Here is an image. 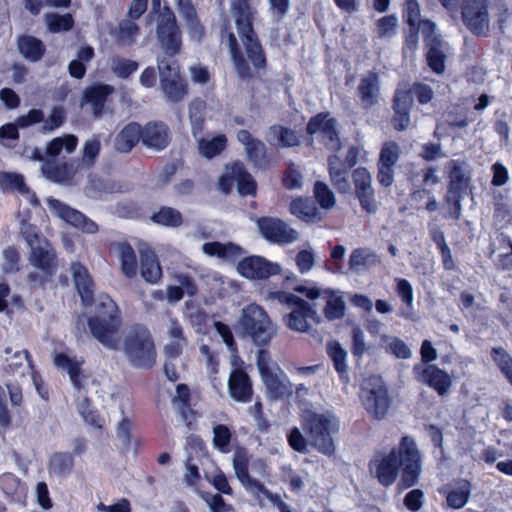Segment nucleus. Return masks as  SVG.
<instances>
[{"instance_id": "f257e3e1", "label": "nucleus", "mask_w": 512, "mask_h": 512, "mask_svg": "<svg viewBox=\"0 0 512 512\" xmlns=\"http://www.w3.org/2000/svg\"><path fill=\"white\" fill-rule=\"evenodd\" d=\"M400 490H406L418 483L421 473V457L415 440L410 436L402 437L399 446L389 453H377L370 461V469L381 485L390 487L397 479Z\"/></svg>"}, {"instance_id": "f03ea898", "label": "nucleus", "mask_w": 512, "mask_h": 512, "mask_svg": "<svg viewBox=\"0 0 512 512\" xmlns=\"http://www.w3.org/2000/svg\"><path fill=\"white\" fill-rule=\"evenodd\" d=\"M92 335L107 349L116 350L120 345L121 320L116 303L108 296L98 299L97 313L88 322Z\"/></svg>"}, {"instance_id": "7ed1b4c3", "label": "nucleus", "mask_w": 512, "mask_h": 512, "mask_svg": "<svg viewBox=\"0 0 512 512\" xmlns=\"http://www.w3.org/2000/svg\"><path fill=\"white\" fill-rule=\"evenodd\" d=\"M301 426L308 442L319 452L331 455L335 451L333 435L339 430V420L330 413L306 410L301 415Z\"/></svg>"}, {"instance_id": "20e7f679", "label": "nucleus", "mask_w": 512, "mask_h": 512, "mask_svg": "<svg viewBox=\"0 0 512 512\" xmlns=\"http://www.w3.org/2000/svg\"><path fill=\"white\" fill-rule=\"evenodd\" d=\"M267 299L286 305L291 311L284 316L286 326L299 333H308L313 323L320 322L317 311L300 297L285 291H270Z\"/></svg>"}, {"instance_id": "39448f33", "label": "nucleus", "mask_w": 512, "mask_h": 512, "mask_svg": "<svg viewBox=\"0 0 512 512\" xmlns=\"http://www.w3.org/2000/svg\"><path fill=\"white\" fill-rule=\"evenodd\" d=\"M238 325L243 335L259 347L268 345L278 333L277 325L257 304H249L242 309Z\"/></svg>"}, {"instance_id": "423d86ee", "label": "nucleus", "mask_w": 512, "mask_h": 512, "mask_svg": "<svg viewBox=\"0 0 512 512\" xmlns=\"http://www.w3.org/2000/svg\"><path fill=\"white\" fill-rule=\"evenodd\" d=\"M123 350L129 363L137 368H150L156 360V350L149 330L144 326L131 327L124 336Z\"/></svg>"}, {"instance_id": "0eeeda50", "label": "nucleus", "mask_w": 512, "mask_h": 512, "mask_svg": "<svg viewBox=\"0 0 512 512\" xmlns=\"http://www.w3.org/2000/svg\"><path fill=\"white\" fill-rule=\"evenodd\" d=\"M53 363L58 369L67 371L70 381L77 391V399H82L78 403L77 408L85 422L97 428L102 427L103 419L89 408L88 399L82 392L84 377L81 369L84 364V359L82 357L69 356L65 353H57L54 356Z\"/></svg>"}, {"instance_id": "6e6552de", "label": "nucleus", "mask_w": 512, "mask_h": 512, "mask_svg": "<svg viewBox=\"0 0 512 512\" xmlns=\"http://www.w3.org/2000/svg\"><path fill=\"white\" fill-rule=\"evenodd\" d=\"M360 399L368 414L377 420L384 419L392 405L388 386L378 375L371 376L363 382Z\"/></svg>"}, {"instance_id": "1a4fd4ad", "label": "nucleus", "mask_w": 512, "mask_h": 512, "mask_svg": "<svg viewBox=\"0 0 512 512\" xmlns=\"http://www.w3.org/2000/svg\"><path fill=\"white\" fill-rule=\"evenodd\" d=\"M412 374L417 382L433 389L441 397L449 394L453 384L449 373L435 364H415Z\"/></svg>"}, {"instance_id": "9d476101", "label": "nucleus", "mask_w": 512, "mask_h": 512, "mask_svg": "<svg viewBox=\"0 0 512 512\" xmlns=\"http://www.w3.org/2000/svg\"><path fill=\"white\" fill-rule=\"evenodd\" d=\"M160 86L166 98L172 102L181 101L187 94L186 84L180 79L176 62H168L164 58L158 60Z\"/></svg>"}, {"instance_id": "9b49d317", "label": "nucleus", "mask_w": 512, "mask_h": 512, "mask_svg": "<svg viewBox=\"0 0 512 512\" xmlns=\"http://www.w3.org/2000/svg\"><path fill=\"white\" fill-rule=\"evenodd\" d=\"M234 182L237 183L238 192L243 196L253 195L256 191V182L245 170L244 165L239 162L226 166L224 173L220 176L218 181L219 189L223 193H229Z\"/></svg>"}, {"instance_id": "f8f14e48", "label": "nucleus", "mask_w": 512, "mask_h": 512, "mask_svg": "<svg viewBox=\"0 0 512 512\" xmlns=\"http://www.w3.org/2000/svg\"><path fill=\"white\" fill-rule=\"evenodd\" d=\"M337 122L328 114L312 117L307 125V133L317 135L319 140L331 151L339 152L342 144L337 131Z\"/></svg>"}, {"instance_id": "ddd939ff", "label": "nucleus", "mask_w": 512, "mask_h": 512, "mask_svg": "<svg viewBox=\"0 0 512 512\" xmlns=\"http://www.w3.org/2000/svg\"><path fill=\"white\" fill-rule=\"evenodd\" d=\"M295 290L301 293L305 292L306 296L311 300H323L325 302L324 314L328 320L332 321L344 316L346 304L343 296L339 292L306 288L303 286H298Z\"/></svg>"}, {"instance_id": "4468645a", "label": "nucleus", "mask_w": 512, "mask_h": 512, "mask_svg": "<svg viewBox=\"0 0 512 512\" xmlns=\"http://www.w3.org/2000/svg\"><path fill=\"white\" fill-rule=\"evenodd\" d=\"M261 235L268 241L290 244L298 240L299 234L285 222L277 218L263 217L257 220Z\"/></svg>"}, {"instance_id": "2eb2a0df", "label": "nucleus", "mask_w": 512, "mask_h": 512, "mask_svg": "<svg viewBox=\"0 0 512 512\" xmlns=\"http://www.w3.org/2000/svg\"><path fill=\"white\" fill-rule=\"evenodd\" d=\"M47 203L55 216L71 224L72 226L89 234H95L98 231V225L78 210H75L54 198H48Z\"/></svg>"}, {"instance_id": "dca6fc26", "label": "nucleus", "mask_w": 512, "mask_h": 512, "mask_svg": "<svg viewBox=\"0 0 512 512\" xmlns=\"http://www.w3.org/2000/svg\"><path fill=\"white\" fill-rule=\"evenodd\" d=\"M354 196L359 200L361 208L369 214L378 210V202L372 187V178L366 168L354 169Z\"/></svg>"}, {"instance_id": "f3484780", "label": "nucleus", "mask_w": 512, "mask_h": 512, "mask_svg": "<svg viewBox=\"0 0 512 512\" xmlns=\"http://www.w3.org/2000/svg\"><path fill=\"white\" fill-rule=\"evenodd\" d=\"M237 270L248 279H265L279 274L281 268L279 264L269 262L263 257L250 256L238 263Z\"/></svg>"}, {"instance_id": "a211bd4d", "label": "nucleus", "mask_w": 512, "mask_h": 512, "mask_svg": "<svg viewBox=\"0 0 512 512\" xmlns=\"http://www.w3.org/2000/svg\"><path fill=\"white\" fill-rule=\"evenodd\" d=\"M230 13L237 32H254L259 18L258 12L251 5L250 0H230Z\"/></svg>"}, {"instance_id": "6ab92c4d", "label": "nucleus", "mask_w": 512, "mask_h": 512, "mask_svg": "<svg viewBox=\"0 0 512 512\" xmlns=\"http://www.w3.org/2000/svg\"><path fill=\"white\" fill-rule=\"evenodd\" d=\"M462 19L470 30L482 32L489 24L488 9L485 0H463Z\"/></svg>"}, {"instance_id": "aec40b11", "label": "nucleus", "mask_w": 512, "mask_h": 512, "mask_svg": "<svg viewBox=\"0 0 512 512\" xmlns=\"http://www.w3.org/2000/svg\"><path fill=\"white\" fill-rule=\"evenodd\" d=\"M448 193L450 195L464 194L470 183L469 165L465 159H452L447 163Z\"/></svg>"}, {"instance_id": "412c9836", "label": "nucleus", "mask_w": 512, "mask_h": 512, "mask_svg": "<svg viewBox=\"0 0 512 512\" xmlns=\"http://www.w3.org/2000/svg\"><path fill=\"white\" fill-rule=\"evenodd\" d=\"M29 263L41 270L44 276H50L56 272L57 258L47 239L41 240L39 244L30 248Z\"/></svg>"}, {"instance_id": "4be33fe9", "label": "nucleus", "mask_w": 512, "mask_h": 512, "mask_svg": "<svg viewBox=\"0 0 512 512\" xmlns=\"http://www.w3.org/2000/svg\"><path fill=\"white\" fill-rule=\"evenodd\" d=\"M425 41L428 45L426 57L429 67L437 74L443 73L446 57L451 50L449 44L436 34H427Z\"/></svg>"}, {"instance_id": "5701e85b", "label": "nucleus", "mask_w": 512, "mask_h": 512, "mask_svg": "<svg viewBox=\"0 0 512 512\" xmlns=\"http://www.w3.org/2000/svg\"><path fill=\"white\" fill-rule=\"evenodd\" d=\"M352 153V148H349L345 155V160L335 154L329 158L330 176L339 192L346 193L350 189V173L349 169L352 167V160L349 158Z\"/></svg>"}, {"instance_id": "b1692460", "label": "nucleus", "mask_w": 512, "mask_h": 512, "mask_svg": "<svg viewBox=\"0 0 512 512\" xmlns=\"http://www.w3.org/2000/svg\"><path fill=\"white\" fill-rule=\"evenodd\" d=\"M237 140L244 146V150L249 162L255 167L264 168L267 165L266 146L254 138L249 131L240 130L237 133Z\"/></svg>"}, {"instance_id": "393cba45", "label": "nucleus", "mask_w": 512, "mask_h": 512, "mask_svg": "<svg viewBox=\"0 0 512 512\" xmlns=\"http://www.w3.org/2000/svg\"><path fill=\"white\" fill-rule=\"evenodd\" d=\"M262 381L273 399H283L293 393V385L283 370L277 368L276 372H271L263 377Z\"/></svg>"}, {"instance_id": "a878e982", "label": "nucleus", "mask_w": 512, "mask_h": 512, "mask_svg": "<svg viewBox=\"0 0 512 512\" xmlns=\"http://www.w3.org/2000/svg\"><path fill=\"white\" fill-rule=\"evenodd\" d=\"M228 391L232 399L238 402H249L252 396V385L248 375L235 368L228 378Z\"/></svg>"}, {"instance_id": "bb28decb", "label": "nucleus", "mask_w": 512, "mask_h": 512, "mask_svg": "<svg viewBox=\"0 0 512 512\" xmlns=\"http://www.w3.org/2000/svg\"><path fill=\"white\" fill-rule=\"evenodd\" d=\"M403 19L409 25L410 32H434L436 24L429 19H423L417 0H406L403 8Z\"/></svg>"}, {"instance_id": "cd10ccee", "label": "nucleus", "mask_w": 512, "mask_h": 512, "mask_svg": "<svg viewBox=\"0 0 512 512\" xmlns=\"http://www.w3.org/2000/svg\"><path fill=\"white\" fill-rule=\"evenodd\" d=\"M358 95L361 105L365 109H369L378 103L380 98V81L377 73L369 72L361 78L358 86Z\"/></svg>"}, {"instance_id": "c85d7f7f", "label": "nucleus", "mask_w": 512, "mask_h": 512, "mask_svg": "<svg viewBox=\"0 0 512 512\" xmlns=\"http://www.w3.org/2000/svg\"><path fill=\"white\" fill-rule=\"evenodd\" d=\"M249 459L245 452H237L233 458V469L239 482L244 489L254 496L264 485L258 480L250 477L248 473Z\"/></svg>"}, {"instance_id": "c756f323", "label": "nucleus", "mask_w": 512, "mask_h": 512, "mask_svg": "<svg viewBox=\"0 0 512 512\" xmlns=\"http://www.w3.org/2000/svg\"><path fill=\"white\" fill-rule=\"evenodd\" d=\"M167 343L165 345V353L171 358L179 356L187 344L183 328L179 321L171 318L167 324Z\"/></svg>"}, {"instance_id": "7c9ffc66", "label": "nucleus", "mask_w": 512, "mask_h": 512, "mask_svg": "<svg viewBox=\"0 0 512 512\" xmlns=\"http://www.w3.org/2000/svg\"><path fill=\"white\" fill-rule=\"evenodd\" d=\"M265 139L270 145L282 148H291L300 145L299 134L295 130L282 125L269 127Z\"/></svg>"}, {"instance_id": "2f4dec72", "label": "nucleus", "mask_w": 512, "mask_h": 512, "mask_svg": "<svg viewBox=\"0 0 512 512\" xmlns=\"http://www.w3.org/2000/svg\"><path fill=\"white\" fill-rule=\"evenodd\" d=\"M169 142L168 128L163 123H148L142 129L143 145L156 150L164 149Z\"/></svg>"}, {"instance_id": "473e14b6", "label": "nucleus", "mask_w": 512, "mask_h": 512, "mask_svg": "<svg viewBox=\"0 0 512 512\" xmlns=\"http://www.w3.org/2000/svg\"><path fill=\"white\" fill-rule=\"evenodd\" d=\"M72 277L75 287L85 305L91 303L93 298L92 281L88 270L80 263H73L71 266Z\"/></svg>"}, {"instance_id": "72a5a7b5", "label": "nucleus", "mask_w": 512, "mask_h": 512, "mask_svg": "<svg viewBox=\"0 0 512 512\" xmlns=\"http://www.w3.org/2000/svg\"><path fill=\"white\" fill-rule=\"evenodd\" d=\"M140 139L142 140L141 126L137 123H129L115 137L114 147L119 152L127 153Z\"/></svg>"}, {"instance_id": "f704fd0d", "label": "nucleus", "mask_w": 512, "mask_h": 512, "mask_svg": "<svg viewBox=\"0 0 512 512\" xmlns=\"http://www.w3.org/2000/svg\"><path fill=\"white\" fill-rule=\"evenodd\" d=\"M239 40L244 48L248 60L255 68H263L265 66V56L261 44L257 38V34H239Z\"/></svg>"}, {"instance_id": "c9c22d12", "label": "nucleus", "mask_w": 512, "mask_h": 512, "mask_svg": "<svg viewBox=\"0 0 512 512\" xmlns=\"http://www.w3.org/2000/svg\"><path fill=\"white\" fill-rule=\"evenodd\" d=\"M113 91L110 85H96L85 90L84 102L91 105L95 117L102 113L106 99Z\"/></svg>"}, {"instance_id": "e433bc0d", "label": "nucleus", "mask_w": 512, "mask_h": 512, "mask_svg": "<svg viewBox=\"0 0 512 512\" xmlns=\"http://www.w3.org/2000/svg\"><path fill=\"white\" fill-rule=\"evenodd\" d=\"M0 185L3 189H14L23 195L27 201L33 205H38L36 195L30 192L29 188L24 182V177L14 172H3L0 174Z\"/></svg>"}, {"instance_id": "4c0bfd02", "label": "nucleus", "mask_w": 512, "mask_h": 512, "mask_svg": "<svg viewBox=\"0 0 512 512\" xmlns=\"http://www.w3.org/2000/svg\"><path fill=\"white\" fill-rule=\"evenodd\" d=\"M202 251L208 256H217L223 260L231 261L240 257L243 250L233 243L207 242L202 246Z\"/></svg>"}, {"instance_id": "58836bf2", "label": "nucleus", "mask_w": 512, "mask_h": 512, "mask_svg": "<svg viewBox=\"0 0 512 512\" xmlns=\"http://www.w3.org/2000/svg\"><path fill=\"white\" fill-rule=\"evenodd\" d=\"M140 273L146 282L157 283L162 277V269L158 263L157 257L151 250L141 252Z\"/></svg>"}, {"instance_id": "ea45409f", "label": "nucleus", "mask_w": 512, "mask_h": 512, "mask_svg": "<svg viewBox=\"0 0 512 512\" xmlns=\"http://www.w3.org/2000/svg\"><path fill=\"white\" fill-rule=\"evenodd\" d=\"M18 50L25 59L36 62L41 59L45 48L42 42L35 37L22 35L18 39Z\"/></svg>"}, {"instance_id": "a19ab883", "label": "nucleus", "mask_w": 512, "mask_h": 512, "mask_svg": "<svg viewBox=\"0 0 512 512\" xmlns=\"http://www.w3.org/2000/svg\"><path fill=\"white\" fill-rule=\"evenodd\" d=\"M195 139L198 143L199 153L207 159H211L220 154L227 144V138L224 134H219L211 139L205 138L201 134Z\"/></svg>"}, {"instance_id": "79ce46f5", "label": "nucleus", "mask_w": 512, "mask_h": 512, "mask_svg": "<svg viewBox=\"0 0 512 512\" xmlns=\"http://www.w3.org/2000/svg\"><path fill=\"white\" fill-rule=\"evenodd\" d=\"M116 251L121 262L122 272L128 278H132L137 273V258L133 248L127 243H118Z\"/></svg>"}, {"instance_id": "37998d69", "label": "nucleus", "mask_w": 512, "mask_h": 512, "mask_svg": "<svg viewBox=\"0 0 512 512\" xmlns=\"http://www.w3.org/2000/svg\"><path fill=\"white\" fill-rule=\"evenodd\" d=\"M470 493L471 483L468 480L460 479L446 497L448 506L454 509L462 508L467 503Z\"/></svg>"}, {"instance_id": "c03bdc74", "label": "nucleus", "mask_w": 512, "mask_h": 512, "mask_svg": "<svg viewBox=\"0 0 512 512\" xmlns=\"http://www.w3.org/2000/svg\"><path fill=\"white\" fill-rule=\"evenodd\" d=\"M327 350L340 378L342 379L344 384H348L349 376L346 366L347 352L341 347V345L338 342L335 341L328 343Z\"/></svg>"}, {"instance_id": "a18cd8bd", "label": "nucleus", "mask_w": 512, "mask_h": 512, "mask_svg": "<svg viewBox=\"0 0 512 512\" xmlns=\"http://www.w3.org/2000/svg\"><path fill=\"white\" fill-rule=\"evenodd\" d=\"M227 44L236 73L240 78L248 77L250 75V69L243 58L241 48L239 47L234 34H228Z\"/></svg>"}, {"instance_id": "49530a36", "label": "nucleus", "mask_w": 512, "mask_h": 512, "mask_svg": "<svg viewBox=\"0 0 512 512\" xmlns=\"http://www.w3.org/2000/svg\"><path fill=\"white\" fill-rule=\"evenodd\" d=\"M78 144V139L75 135L67 134L61 137H56L48 142L46 147V155L58 156L63 150L70 154L72 153Z\"/></svg>"}, {"instance_id": "de8ad7c7", "label": "nucleus", "mask_w": 512, "mask_h": 512, "mask_svg": "<svg viewBox=\"0 0 512 512\" xmlns=\"http://www.w3.org/2000/svg\"><path fill=\"white\" fill-rule=\"evenodd\" d=\"M205 109L206 103L201 99H194L189 104V119L194 138H198L203 132Z\"/></svg>"}, {"instance_id": "09e8293b", "label": "nucleus", "mask_w": 512, "mask_h": 512, "mask_svg": "<svg viewBox=\"0 0 512 512\" xmlns=\"http://www.w3.org/2000/svg\"><path fill=\"white\" fill-rule=\"evenodd\" d=\"M157 39L164 54L163 56H158L157 61L159 58H164L170 63L175 62L170 58L180 51L182 44L180 34H157Z\"/></svg>"}, {"instance_id": "8fccbe9b", "label": "nucleus", "mask_w": 512, "mask_h": 512, "mask_svg": "<svg viewBox=\"0 0 512 512\" xmlns=\"http://www.w3.org/2000/svg\"><path fill=\"white\" fill-rule=\"evenodd\" d=\"M382 344L387 353L392 354L398 359H409L412 357V351L408 345L398 337L383 335Z\"/></svg>"}, {"instance_id": "3c124183", "label": "nucleus", "mask_w": 512, "mask_h": 512, "mask_svg": "<svg viewBox=\"0 0 512 512\" xmlns=\"http://www.w3.org/2000/svg\"><path fill=\"white\" fill-rule=\"evenodd\" d=\"M74 459L70 453H55L50 457L48 470L50 473L63 476L70 473Z\"/></svg>"}, {"instance_id": "603ef678", "label": "nucleus", "mask_w": 512, "mask_h": 512, "mask_svg": "<svg viewBox=\"0 0 512 512\" xmlns=\"http://www.w3.org/2000/svg\"><path fill=\"white\" fill-rule=\"evenodd\" d=\"M491 359L512 385V357L503 347L491 349Z\"/></svg>"}, {"instance_id": "864d4df0", "label": "nucleus", "mask_w": 512, "mask_h": 512, "mask_svg": "<svg viewBox=\"0 0 512 512\" xmlns=\"http://www.w3.org/2000/svg\"><path fill=\"white\" fill-rule=\"evenodd\" d=\"M252 497L262 508L265 506V501H268L273 506H276L280 512H293L290 505L287 504L279 494L272 493L265 486L260 488L259 491Z\"/></svg>"}, {"instance_id": "5fc2aeb1", "label": "nucleus", "mask_w": 512, "mask_h": 512, "mask_svg": "<svg viewBox=\"0 0 512 512\" xmlns=\"http://www.w3.org/2000/svg\"><path fill=\"white\" fill-rule=\"evenodd\" d=\"M41 171L43 176L53 182L62 183L70 179V174L65 164L46 161L43 163Z\"/></svg>"}, {"instance_id": "6e6d98bb", "label": "nucleus", "mask_w": 512, "mask_h": 512, "mask_svg": "<svg viewBox=\"0 0 512 512\" xmlns=\"http://www.w3.org/2000/svg\"><path fill=\"white\" fill-rule=\"evenodd\" d=\"M177 10L180 17L185 21L187 27L193 32H197L200 27V23L196 9L191 0H178Z\"/></svg>"}, {"instance_id": "4d7b16f0", "label": "nucleus", "mask_w": 512, "mask_h": 512, "mask_svg": "<svg viewBox=\"0 0 512 512\" xmlns=\"http://www.w3.org/2000/svg\"><path fill=\"white\" fill-rule=\"evenodd\" d=\"M290 211L293 215L307 222L314 220L318 215V209L307 199H296L291 203Z\"/></svg>"}, {"instance_id": "13d9d810", "label": "nucleus", "mask_w": 512, "mask_h": 512, "mask_svg": "<svg viewBox=\"0 0 512 512\" xmlns=\"http://www.w3.org/2000/svg\"><path fill=\"white\" fill-rule=\"evenodd\" d=\"M154 223L167 227H177L182 224V216L179 211L171 207H162L151 216Z\"/></svg>"}, {"instance_id": "bf43d9fd", "label": "nucleus", "mask_w": 512, "mask_h": 512, "mask_svg": "<svg viewBox=\"0 0 512 512\" xmlns=\"http://www.w3.org/2000/svg\"><path fill=\"white\" fill-rule=\"evenodd\" d=\"M45 20L49 32H67L74 24V19L69 13L64 15L48 13L45 15Z\"/></svg>"}, {"instance_id": "052dcab7", "label": "nucleus", "mask_w": 512, "mask_h": 512, "mask_svg": "<svg viewBox=\"0 0 512 512\" xmlns=\"http://www.w3.org/2000/svg\"><path fill=\"white\" fill-rule=\"evenodd\" d=\"M157 13V30L156 32H177V22L174 12L168 7L164 6Z\"/></svg>"}, {"instance_id": "680f3d73", "label": "nucleus", "mask_w": 512, "mask_h": 512, "mask_svg": "<svg viewBox=\"0 0 512 512\" xmlns=\"http://www.w3.org/2000/svg\"><path fill=\"white\" fill-rule=\"evenodd\" d=\"M232 433L226 425L218 424L213 427V446L222 453L230 450Z\"/></svg>"}, {"instance_id": "e2e57ef3", "label": "nucleus", "mask_w": 512, "mask_h": 512, "mask_svg": "<svg viewBox=\"0 0 512 512\" xmlns=\"http://www.w3.org/2000/svg\"><path fill=\"white\" fill-rule=\"evenodd\" d=\"M379 258L376 253L367 248H359L354 250V270L368 269L376 266Z\"/></svg>"}, {"instance_id": "0e129e2a", "label": "nucleus", "mask_w": 512, "mask_h": 512, "mask_svg": "<svg viewBox=\"0 0 512 512\" xmlns=\"http://www.w3.org/2000/svg\"><path fill=\"white\" fill-rule=\"evenodd\" d=\"M400 157V148L395 142H387L383 145L378 165L394 167Z\"/></svg>"}, {"instance_id": "69168bd1", "label": "nucleus", "mask_w": 512, "mask_h": 512, "mask_svg": "<svg viewBox=\"0 0 512 512\" xmlns=\"http://www.w3.org/2000/svg\"><path fill=\"white\" fill-rule=\"evenodd\" d=\"M2 270L5 273H15L20 269V255L15 247H7L2 251Z\"/></svg>"}, {"instance_id": "338daca9", "label": "nucleus", "mask_w": 512, "mask_h": 512, "mask_svg": "<svg viewBox=\"0 0 512 512\" xmlns=\"http://www.w3.org/2000/svg\"><path fill=\"white\" fill-rule=\"evenodd\" d=\"M138 68V63L129 59L113 58L111 69L120 78H127Z\"/></svg>"}, {"instance_id": "774afa93", "label": "nucleus", "mask_w": 512, "mask_h": 512, "mask_svg": "<svg viewBox=\"0 0 512 512\" xmlns=\"http://www.w3.org/2000/svg\"><path fill=\"white\" fill-rule=\"evenodd\" d=\"M200 497L209 506L212 512H233V508L226 504L219 494L201 492Z\"/></svg>"}]
</instances>
